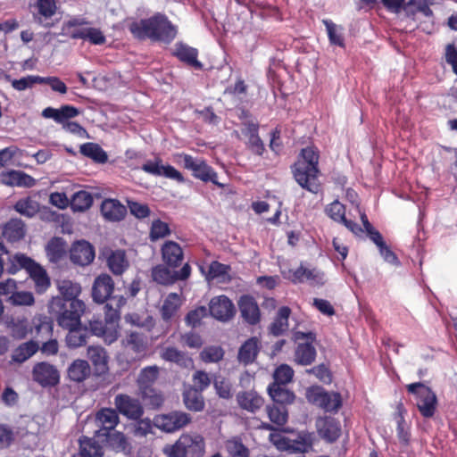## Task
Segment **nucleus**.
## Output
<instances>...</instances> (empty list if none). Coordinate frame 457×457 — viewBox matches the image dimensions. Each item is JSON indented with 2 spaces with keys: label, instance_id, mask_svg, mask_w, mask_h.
<instances>
[{
  "label": "nucleus",
  "instance_id": "a19ab883",
  "mask_svg": "<svg viewBox=\"0 0 457 457\" xmlns=\"http://www.w3.org/2000/svg\"><path fill=\"white\" fill-rule=\"evenodd\" d=\"M268 393L275 404L283 406L293 403L295 398V394L287 389L286 386H278L277 384H270Z\"/></svg>",
  "mask_w": 457,
  "mask_h": 457
},
{
  "label": "nucleus",
  "instance_id": "423d86ee",
  "mask_svg": "<svg viewBox=\"0 0 457 457\" xmlns=\"http://www.w3.org/2000/svg\"><path fill=\"white\" fill-rule=\"evenodd\" d=\"M89 23L84 18H72L62 25V33L72 39H82L92 45L101 46L106 42V37L98 28L84 27Z\"/></svg>",
  "mask_w": 457,
  "mask_h": 457
},
{
  "label": "nucleus",
  "instance_id": "58836bf2",
  "mask_svg": "<svg viewBox=\"0 0 457 457\" xmlns=\"http://www.w3.org/2000/svg\"><path fill=\"white\" fill-rule=\"evenodd\" d=\"M406 410L402 403L397 404L395 419L396 420V435L403 445L407 446L411 441L410 425L406 422L403 414Z\"/></svg>",
  "mask_w": 457,
  "mask_h": 457
},
{
  "label": "nucleus",
  "instance_id": "de8ad7c7",
  "mask_svg": "<svg viewBox=\"0 0 457 457\" xmlns=\"http://www.w3.org/2000/svg\"><path fill=\"white\" fill-rule=\"evenodd\" d=\"M39 350V345L36 341L29 340L21 344L14 349L12 354V361L17 363H22L29 360Z\"/></svg>",
  "mask_w": 457,
  "mask_h": 457
},
{
  "label": "nucleus",
  "instance_id": "5701e85b",
  "mask_svg": "<svg viewBox=\"0 0 457 457\" xmlns=\"http://www.w3.org/2000/svg\"><path fill=\"white\" fill-rule=\"evenodd\" d=\"M238 308L243 320L249 325H256L261 320V312L255 299L249 295H244L238 301Z\"/></svg>",
  "mask_w": 457,
  "mask_h": 457
},
{
  "label": "nucleus",
  "instance_id": "c9c22d12",
  "mask_svg": "<svg viewBox=\"0 0 457 457\" xmlns=\"http://www.w3.org/2000/svg\"><path fill=\"white\" fill-rule=\"evenodd\" d=\"M26 234L24 222L18 218L9 220L3 227L2 235L8 242H18Z\"/></svg>",
  "mask_w": 457,
  "mask_h": 457
},
{
  "label": "nucleus",
  "instance_id": "09e8293b",
  "mask_svg": "<svg viewBox=\"0 0 457 457\" xmlns=\"http://www.w3.org/2000/svg\"><path fill=\"white\" fill-rule=\"evenodd\" d=\"M89 335L102 337L105 341L112 343L117 338V332L113 331L106 322L94 320L89 321Z\"/></svg>",
  "mask_w": 457,
  "mask_h": 457
},
{
  "label": "nucleus",
  "instance_id": "69168bd1",
  "mask_svg": "<svg viewBox=\"0 0 457 457\" xmlns=\"http://www.w3.org/2000/svg\"><path fill=\"white\" fill-rule=\"evenodd\" d=\"M323 23L327 29L329 42L335 46H344V37L337 32V25L330 20H323Z\"/></svg>",
  "mask_w": 457,
  "mask_h": 457
},
{
  "label": "nucleus",
  "instance_id": "2f4dec72",
  "mask_svg": "<svg viewBox=\"0 0 457 457\" xmlns=\"http://www.w3.org/2000/svg\"><path fill=\"white\" fill-rule=\"evenodd\" d=\"M126 298L122 295H113L110 303L104 306V321L108 324L113 331L120 319V309L126 304Z\"/></svg>",
  "mask_w": 457,
  "mask_h": 457
},
{
  "label": "nucleus",
  "instance_id": "9b49d317",
  "mask_svg": "<svg viewBox=\"0 0 457 457\" xmlns=\"http://www.w3.org/2000/svg\"><path fill=\"white\" fill-rule=\"evenodd\" d=\"M191 266L185 263L179 270H171L164 262L157 264L151 270L153 280L162 286H171L179 280H186L191 275Z\"/></svg>",
  "mask_w": 457,
  "mask_h": 457
},
{
  "label": "nucleus",
  "instance_id": "ea45409f",
  "mask_svg": "<svg viewBox=\"0 0 457 457\" xmlns=\"http://www.w3.org/2000/svg\"><path fill=\"white\" fill-rule=\"evenodd\" d=\"M107 266L116 276L123 274L129 267V262L124 250L112 251L107 257Z\"/></svg>",
  "mask_w": 457,
  "mask_h": 457
},
{
  "label": "nucleus",
  "instance_id": "680f3d73",
  "mask_svg": "<svg viewBox=\"0 0 457 457\" xmlns=\"http://www.w3.org/2000/svg\"><path fill=\"white\" fill-rule=\"evenodd\" d=\"M209 314L208 308L205 306H198L187 313L185 322L189 327L196 328L200 326L202 320L206 318Z\"/></svg>",
  "mask_w": 457,
  "mask_h": 457
},
{
  "label": "nucleus",
  "instance_id": "3c124183",
  "mask_svg": "<svg viewBox=\"0 0 457 457\" xmlns=\"http://www.w3.org/2000/svg\"><path fill=\"white\" fill-rule=\"evenodd\" d=\"M79 152L82 155L92 159L98 163H104L107 162L108 156L105 151L96 143H85L79 147Z\"/></svg>",
  "mask_w": 457,
  "mask_h": 457
},
{
  "label": "nucleus",
  "instance_id": "052dcab7",
  "mask_svg": "<svg viewBox=\"0 0 457 457\" xmlns=\"http://www.w3.org/2000/svg\"><path fill=\"white\" fill-rule=\"evenodd\" d=\"M7 302L13 306H31L35 298L31 292L15 291L7 298Z\"/></svg>",
  "mask_w": 457,
  "mask_h": 457
},
{
  "label": "nucleus",
  "instance_id": "6ab92c4d",
  "mask_svg": "<svg viewBox=\"0 0 457 457\" xmlns=\"http://www.w3.org/2000/svg\"><path fill=\"white\" fill-rule=\"evenodd\" d=\"M209 312L219 320H228L235 313V306L232 301L226 295L213 297L209 304Z\"/></svg>",
  "mask_w": 457,
  "mask_h": 457
},
{
  "label": "nucleus",
  "instance_id": "1a4fd4ad",
  "mask_svg": "<svg viewBox=\"0 0 457 457\" xmlns=\"http://www.w3.org/2000/svg\"><path fill=\"white\" fill-rule=\"evenodd\" d=\"M409 394L417 398V408L424 418H431L436 410L437 399L436 394L429 386L421 382L411 383L406 386Z\"/></svg>",
  "mask_w": 457,
  "mask_h": 457
},
{
  "label": "nucleus",
  "instance_id": "f3484780",
  "mask_svg": "<svg viewBox=\"0 0 457 457\" xmlns=\"http://www.w3.org/2000/svg\"><path fill=\"white\" fill-rule=\"evenodd\" d=\"M113 291V279L110 275L103 273L95 278L92 287V298L97 303H104L107 300L111 301Z\"/></svg>",
  "mask_w": 457,
  "mask_h": 457
},
{
  "label": "nucleus",
  "instance_id": "c756f323",
  "mask_svg": "<svg viewBox=\"0 0 457 457\" xmlns=\"http://www.w3.org/2000/svg\"><path fill=\"white\" fill-rule=\"evenodd\" d=\"M288 274V279L294 284L303 283L304 281L323 284L324 274L316 269L310 270L300 265L295 270H289Z\"/></svg>",
  "mask_w": 457,
  "mask_h": 457
},
{
  "label": "nucleus",
  "instance_id": "0eeeda50",
  "mask_svg": "<svg viewBox=\"0 0 457 457\" xmlns=\"http://www.w3.org/2000/svg\"><path fill=\"white\" fill-rule=\"evenodd\" d=\"M79 114L78 108L72 105H62L60 109L46 107L42 112L46 119H53L55 122L62 124V129L80 137L87 136V130L76 121H69V119L77 117Z\"/></svg>",
  "mask_w": 457,
  "mask_h": 457
},
{
  "label": "nucleus",
  "instance_id": "bf43d9fd",
  "mask_svg": "<svg viewBox=\"0 0 457 457\" xmlns=\"http://www.w3.org/2000/svg\"><path fill=\"white\" fill-rule=\"evenodd\" d=\"M213 386L219 397L226 400L232 398V384L228 378L221 376L215 377Z\"/></svg>",
  "mask_w": 457,
  "mask_h": 457
},
{
  "label": "nucleus",
  "instance_id": "6e6552de",
  "mask_svg": "<svg viewBox=\"0 0 457 457\" xmlns=\"http://www.w3.org/2000/svg\"><path fill=\"white\" fill-rule=\"evenodd\" d=\"M307 401L327 412H337L342 407L343 400L340 393L328 392L322 386H313L306 390Z\"/></svg>",
  "mask_w": 457,
  "mask_h": 457
},
{
  "label": "nucleus",
  "instance_id": "49530a36",
  "mask_svg": "<svg viewBox=\"0 0 457 457\" xmlns=\"http://www.w3.org/2000/svg\"><path fill=\"white\" fill-rule=\"evenodd\" d=\"M181 298L177 293H170L161 308V315L164 321L169 322L181 306Z\"/></svg>",
  "mask_w": 457,
  "mask_h": 457
},
{
  "label": "nucleus",
  "instance_id": "20e7f679",
  "mask_svg": "<svg viewBox=\"0 0 457 457\" xmlns=\"http://www.w3.org/2000/svg\"><path fill=\"white\" fill-rule=\"evenodd\" d=\"M162 453L166 457H204L205 441L199 434H182L172 445H166Z\"/></svg>",
  "mask_w": 457,
  "mask_h": 457
},
{
  "label": "nucleus",
  "instance_id": "338daca9",
  "mask_svg": "<svg viewBox=\"0 0 457 457\" xmlns=\"http://www.w3.org/2000/svg\"><path fill=\"white\" fill-rule=\"evenodd\" d=\"M43 84V79L40 76H32L29 75L27 77H23L20 79H13L12 81V86L14 89L18 91H23L27 88L31 87L34 84Z\"/></svg>",
  "mask_w": 457,
  "mask_h": 457
},
{
  "label": "nucleus",
  "instance_id": "79ce46f5",
  "mask_svg": "<svg viewBox=\"0 0 457 457\" xmlns=\"http://www.w3.org/2000/svg\"><path fill=\"white\" fill-rule=\"evenodd\" d=\"M67 373L71 380L79 383L90 376L91 368L87 361L77 359L71 363Z\"/></svg>",
  "mask_w": 457,
  "mask_h": 457
},
{
  "label": "nucleus",
  "instance_id": "4be33fe9",
  "mask_svg": "<svg viewBox=\"0 0 457 457\" xmlns=\"http://www.w3.org/2000/svg\"><path fill=\"white\" fill-rule=\"evenodd\" d=\"M162 260L168 267L176 269L184 261V252L179 243L167 240L161 247Z\"/></svg>",
  "mask_w": 457,
  "mask_h": 457
},
{
  "label": "nucleus",
  "instance_id": "4468645a",
  "mask_svg": "<svg viewBox=\"0 0 457 457\" xmlns=\"http://www.w3.org/2000/svg\"><path fill=\"white\" fill-rule=\"evenodd\" d=\"M114 404L118 413H120L129 420H141L144 414V408L139 399L127 394L117 395L114 398Z\"/></svg>",
  "mask_w": 457,
  "mask_h": 457
},
{
  "label": "nucleus",
  "instance_id": "9d476101",
  "mask_svg": "<svg viewBox=\"0 0 457 457\" xmlns=\"http://www.w3.org/2000/svg\"><path fill=\"white\" fill-rule=\"evenodd\" d=\"M178 157L182 160L185 169L191 170L192 175L204 182H212L219 187L223 188L224 185L218 182L217 172L207 164L203 159H195L187 154H179Z\"/></svg>",
  "mask_w": 457,
  "mask_h": 457
},
{
  "label": "nucleus",
  "instance_id": "b1692460",
  "mask_svg": "<svg viewBox=\"0 0 457 457\" xmlns=\"http://www.w3.org/2000/svg\"><path fill=\"white\" fill-rule=\"evenodd\" d=\"M70 258L75 264L81 266L88 265L95 258L94 247L87 241H77L70 250Z\"/></svg>",
  "mask_w": 457,
  "mask_h": 457
},
{
  "label": "nucleus",
  "instance_id": "13d9d810",
  "mask_svg": "<svg viewBox=\"0 0 457 457\" xmlns=\"http://www.w3.org/2000/svg\"><path fill=\"white\" fill-rule=\"evenodd\" d=\"M294 377L293 369L287 364L279 365L273 373L274 381L271 384L286 386L292 381Z\"/></svg>",
  "mask_w": 457,
  "mask_h": 457
},
{
  "label": "nucleus",
  "instance_id": "5fc2aeb1",
  "mask_svg": "<svg viewBox=\"0 0 457 457\" xmlns=\"http://www.w3.org/2000/svg\"><path fill=\"white\" fill-rule=\"evenodd\" d=\"M93 204V196L91 193L79 190L76 192L70 202L71 208L74 212H85Z\"/></svg>",
  "mask_w": 457,
  "mask_h": 457
},
{
  "label": "nucleus",
  "instance_id": "e2e57ef3",
  "mask_svg": "<svg viewBox=\"0 0 457 457\" xmlns=\"http://www.w3.org/2000/svg\"><path fill=\"white\" fill-rule=\"evenodd\" d=\"M225 352L220 345H210L203 349L200 353L201 359L204 362H218L224 357Z\"/></svg>",
  "mask_w": 457,
  "mask_h": 457
},
{
  "label": "nucleus",
  "instance_id": "aec40b11",
  "mask_svg": "<svg viewBox=\"0 0 457 457\" xmlns=\"http://www.w3.org/2000/svg\"><path fill=\"white\" fill-rule=\"evenodd\" d=\"M171 54L179 61L190 67H193L196 70L203 69V63L197 59L198 50L182 41L177 42L174 45Z\"/></svg>",
  "mask_w": 457,
  "mask_h": 457
},
{
  "label": "nucleus",
  "instance_id": "39448f33",
  "mask_svg": "<svg viewBox=\"0 0 457 457\" xmlns=\"http://www.w3.org/2000/svg\"><path fill=\"white\" fill-rule=\"evenodd\" d=\"M50 309L56 314L58 325L62 328H67L80 325V319L86 310V304L83 301L65 303L63 299L54 298Z\"/></svg>",
  "mask_w": 457,
  "mask_h": 457
},
{
  "label": "nucleus",
  "instance_id": "ddd939ff",
  "mask_svg": "<svg viewBox=\"0 0 457 457\" xmlns=\"http://www.w3.org/2000/svg\"><path fill=\"white\" fill-rule=\"evenodd\" d=\"M32 380L42 387H54L60 383V373L57 368L47 362L35 363L31 371Z\"/></svg>",
  "mask_w": 457,
  "mask_h": 457
},
{
  "label": "nucleus",
  "instance_id": "4c0bfd02",
  "mask_svg": "<svg viewBox=\"0 0 457 457\" xmlns=\"http://www.w3.org/2000/svg\"><path fill=\"white\" fill-rule=\"evenodd\" d=\"M87 356L97 373L104 374L108 370V355L104 347L99 345L88 346Z\"/></svg>",
  "mask_w": 457,
  "mask_h": 457
},
{
  "label": "nucleus",
  "instance_id": "c03bdc74",
  "mask_svg": "<svg viewBox=\"0 0 457 457\" xmlns=\"http://www.w3.org/2000/svg\"><path fill=\"white\" fill-rule=\"evenodd\" d=\"M46 252L49 262L57 263L66 254V243L62 237H54L47 243Z\"/></svg>",
  "mask_w": 457,
  "mask_h": 457
},
{
  "label": "nucleus",
  "instance_id": "774afa93",
  "mask_svg": "<svg viewBox=\"0 0 457 457\" xmlns=\"http://www.w3.org/2000/svg\"><path fill=\"white\" fill-rule=\"evenodd\" d=\"M227 450L231 457H249L248 448L239 440H230Z\"/></svg>",
  "mask_w": 457,
  "mask_h": 457
},
{
  "label": "nucleus",
  "instance_id": "4d7b16f0",
  "mask_svg": "<svg viewBox=\"0 0 457 457\" xmlns=\"http://www.w3.org/2000/svg\"><path fill=\"white\" fill-rule=\"evenodd\" d=\"M171 230L168 223L161 220L160 219L152 221L149 232V238L152 242L170 236Z\"/></svg>",
  "mask_w": 457,
  "mask_h": 457
},
{
  "label": "nucleus",
  "instance_id": "a878e982",
  "mask_svg": "<svg viewBox=\"0 0 457 457\" xmlns=\"http://www.w3.org/2000/svg\"><path fill=\"white\" fill-rule=\"evenodd\" d=\"M261 348L262 343L257 337L248 338L238 349V361L245 366L253 363L257 359Z\"/></svg>",
  "mask_w": 457,
  "mask_h": 457
},
{
  "label": "nucleus",
  "instance_id": "a18cd8bd",
  "mask_svg": "<svg viewBox=\"0 0 457 457\" xmlns=\"http://www.w3.org/2000/svg\"><path fill=\"white\" fill-rule=\"evenodd\" d=\"M161 357L164 361L174 362L182 368H187L193 363V360L186 353L172 346L164 348Z\"/></svg>",
  "mask_w": 457,
  "mask_h": 457
},
{
  "label": "nucleus",
  "instance_id": "2eb2a0df",
  "mask_svg": "<svg viewBox=\"0 0 457 457\" xmlns=\"http://www.w3.org/2000/svg\"><path fill=\"white\" fill-rule=\"evenodd\" d=\"M295 338L297 340H307V342L298 344L295 353V361L303 366L312 364L315 361L317 354L316 349L312 345V342L315 340V334L312 332H297Z\"/></svg>",
  "mask_w": 457,
  "mask_h": 457
},
{
  "label": "nucleus",
  "instance_id": "6e6d98bb",
  "mask_svg": "<svg viewBox=\"0 0 457 457\" xmlns=\"http://www.w3.org/2000/svg\"><path fill=\"white\" fill-rule=\"evenodd\" d=\"M59 291L65 303L71 301H80L78 299L79 295L81 293V287L79 283L72 282L71 280H62L59 285Z\"/></svg>",
  "mask_w": 457,
  "mask_h": 457
},
{
  "label": "nucleus",
  "instance_id": "f03ea898",
  "mask_svg": "<svg viewBox=\"0 0 457 457\" xmlns=\"http://www.w3.org/2000/svg\"><path fill=\"white\" fill-rule=\"evenodd\" d=\"M319 159L320 152L315 146L303 148L296 162L291 170L294 179L298 185L312 194H318L321 190L319 181Z\"/></svg>",
  "mask_w": 457,
  "mask_h": 457
},
{
  "label": "nucleus",
  "instance_id": "a211bd4d",
  "mask_svg": "<svg viewBox=\"0 0 457 457\" xmlns=\"http://www.w3.org/2000/svg\"><path fill=\"white\" fill-rule=\"evenodd\" d=\"M33 7L37 12H33L34 21L45 28H51L54 22L52 17L56 13V0H36Z\"/></svg>",
  "mask_w": 457,
  "mask_h": 457
},
{
  "label": "nucleus",
  "instance_id": "864d4df0",
  "mask_svg": "<svg viewBox=\"0 0 457 457\" xmlns=\"http://www.w3.org/2000/svg\"><path fill=\"white\" fill-rule=\"evenodd\" d=\"M266 412L271 423L278 428L283 427L288 419V411L286 406L271 404L266 406Z\"/></svg>",
  "mask_w": 457,
  "mask_h": 457
},
{
  "label": "nucleus",
  "instance_id": "8fccbe9b",
  "mask_svg": "<svg viewBox=\"0 0 457 457\" xmlns=\"http://www.w3.org/2000/svg\"><path fill=\"white\" fill-rule=\"evenodd\" d=\"M13 209L22 216L32 218L39 212L40 207L37 200L31 196H27L18 200Z\"/></svg>",
  "mask_w": 457,
  "mask_h": 457
},
{
  "label": "nucleus",
  "instance_id": "7c9ffc66",
  "mask_svg": "<svg viewBox=\"0 0 457 457\" xmlns=\"http://www.w3.org/2000/svg\"><path fill=\"white\" fill-rule=\"evenodd\" d=\"M103 445L95 437L82 436L79 439V453L71 457H103Z\"/></svg>",
  "mask_w": 457,
  "mask_h": 457
},
{
  "label": "nucleus",
  "instance_id": "c85d7f7f",
  "mask_svg": "<svg viewBox=\"0 0 457 457\" xmlns=\"http://www.w3.org/2000/svg\"><path fill=\"white\" fill-rule=\"evenodd\" d=\"M104 445L116 453H129L130 452V445L128 442L126 436L120 431L112 430L103 434L100 438Z\"/></svg>",
  "mask_w": 457,
  "mask_h": 457
},
{
  "label": "nucleus",
  "instance_id": "37998d69",
  "mask_svg": "<svg viewBox=\"0 0 457 457\" xmlns=\"http://www.w3.org/2000/svg\"><path fill=\"white\" fill-rule=\"evenodd\" d=\"M291 314V309L287 306H282L278 309L277 315L269 327V331L275 337L281 336L288 328V319Z\"/></svg>",
  "mask_w": 457,
  "mask_h": 457
},
{
  "label": "nucleus",
  "instance_id": "f8f14e48",
  "mask_svg": "<svg viewBox=\"0 0 457 457\" xmlns=\"http://www.w3.org/2000/svg\"><path fill=\"white\" fill-rule=\"evenodd\" d=\"M191 421V415L182 411H172L165 414H160L154 420V426L166 433L180 430Z\"/></svg>",
  "mask_w": 457,
  "mask_h": 457
},
{
  "label": "nucleus",
  "instance_id": "f704fd0d",
  "mask_svg": "<svg viewBox=\"0 0 457 457\" xmlns=\"http://www.w3.org/2000/svg\"><path fill=\"white\" fill-rule=\"evenodd\" d=\"M68 333L65 337L66 345L69 348L76 349L87 344L89 337V330L86 326L77 325L66 328Z\"/></svg>",
  "mask_w": 457,
  "mask_h": 457
},
{
  "label": "nucleus",
  "instance_id": "72a5a7b5",
  "mask_svg": "<svg viewBox=\"0 0 457 457\" xmlns=\"http://www.w3.org/2000/svg\"><path fill=\"white\" fill-rule=\"evenodd\" d=\"M286 448L294 453H307L312 447V436L307 431H301L294 437L284 439Z\"/></svg>",
  "mask_w": 457,
  "mask_h": 457
},
{
  "label": "nucleus",
  "instance_id": "bb28decb",
  "mask_svg": "<svg viewBox=\"0 0 457 457\" xmlns=\"http://www.w3.org/2000/svg\"><path fill=\"white\" fill-rule=\"evenodd\" d=\"M237 402L241 409L251 413H255L264 405L263 397L253 389L238 392Z\"/></svg>",
  "mask_w": 457,
  "mask_h": 457
},
{
  "label": "nucleus",
  "instance_id": "473e14b6",
  "mask_svg": "<svg viewBox=\"0 0 457 457\" xmlns=\"http://www.w3.org/2000/svg\"><path fill=\"white\" fill-rule=\"evenodd\" d=\"M160 370L156 365L147 366L142 369L137 379V385L140 394L151 393V388L159 377Z\"/></svg>",
  "mask_w": 457,
  "mask_h": 457
},
{
  "label": "nucleus",
  "instance_id": "603ef678",
  "mask_svg": "<svg viewBox=\"0 0 457 457\" xmlns=\"http://www.w3.org/2000/svg\"><path fill=\"white\" fill-rule=\"evenodd\" d=\"M126 346L137 354L145 355L148 347L147 338L142 333L131 332L127 336Z\"/></svg>",
  "mask_w": 457,
  "mask_h": 457
},
{
  "label": "nucleus",
  "instance_id": "0e129e2a",
  "mask_svg": "<svg viewBox=\"0 0 457 457\" xmlns=\"http://www.w3.org/2000/svg\"><path fill=\"white\" fill-rule=\"evenodd\" d=\"M326 212L329 218L340 223L345 218V206L336 200L326 207Z\"/></svg>",
  "mask_w": 457,
  "mask_h": 457
},
{
  "label": "nucleus",
  "instance_id": "dca6fc26",
  "mask_svg": "<svg viewBox=\"0 0 457 457\" xmlns=\"http://www.w3.org/2000/svg\"><path fill=\"white\" fill-rule=\"evenodd\" d=\"M316 428L319 436L328 443L336 442L342 434L339 420L330 416L318 418Z\"/></svg>",
  "mask_w": 457,
  "mask_h": 457
},
{
  "label": "nucleus",
  "instance_id": "393cba45",
  "mask_svg": "<svg viewBox=\"0 0 457 457\" xmlns=\"http://www.w3.org/2000/svg\"><path fill=\"white\" fill-rule=\"evenodd\" d=\"M0 182L9 187L30 188L36 185V179L21 170H11L0 173Z\"/></svg>",
  "mask_w": 457,
  "mask_h": 457
},
{
  "label": "nucleus",
  "instance_id": "f257e3e1",
  "mask_svg": "<svg viewBox=\"0 0 457 457\" xmlns=\"http://www.w3.org/2000/svg\"><path fill=\"white\" fill-rule=\"evenodd\" d=\"M129 31L139 41L149 39L152 42L171 43L178 35V28L166 14L155 12L152 16L133 21L129 24Z\"/></svg>",
  "mask_w": 457,
  "mask_h": 457
},
{
  "label": "nucleus",
  "instance_id": "7ed1b4c3",
  "mask_svg": "<svg viewBox=\"0 0 457 457\" xmlns=\"http://www.w3.org/2000/svg\"><path fill=\"white\" fill-rule=\"evenodd\" d=\"M24 270L34 283L36 293L44 294L51 286V279L46 270L25 253H17L8 258L6 270L16 274Z\"/></svg>",
  "mask_w": 457,
  "mask_h": 457
},
{
  "label": "nucleus",
  "instance_id": "412c9836",
  "mask_svg": "<svg viewBox=\"0 0 457 457\" xmlns=\"http://www.w3.org/2000/svg\"><path fill=\"white\" fill-rule=\"evenodd\" d=\"M96 421L100 424L99 429L95 433V437L102 438L103 434L114 430L120 422V418L116 409L102 408L96 412Z\"/></svg>",
  "mask_w": 457,
  "mask_h": 457
},
{
  "label": "nucleus",
  "instance_id": "cd10ccee",
  "mask_svg": "<svg viewBox=\"0 0 457 457\" xmlns=\"http://www.w3.org/2000/svg\"><path fill=\"white\" fill-rule=\"evenodd\" d=\"M103 217L108 221H120L127 214V208L119 200L104 199L100 207Z\"/></svg>",
  "mask_w": 457,
  "mask_h": 457
},
{
  "label": "nucleus",
  "instance_id": "e433bc0d",
  "mask_svg": "<svg viewBox=\"0 0 457 457\" xmlns=\"http://www.w3.org/2000/svg\"><path fill=\"white\" fill-rule=\"evenodd\" d=\"M183 403L188 411L200 412L204 410L205 401L203 392L195 387H189L183 392Z\"/></svg>",
  "mask_w": 457,
  "mask_h": 457
}]
</instances>
